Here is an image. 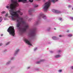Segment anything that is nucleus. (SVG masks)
<instances>
[{
  "instance_id": "nucleus-31",
  "label": "nucleus",
  "mask_w": 73,
  "mask_h": 73,
  "mask_svg": "<svg viewBox=\"0 0 73 73\" xmlns=\"http://www.w3.org/2000/svg\"><path fill=\"white\" fill-rule=\"evenodd\" d=\"M3 36V34H1V36Z\"/></svg>"
},
{
  "instance_id": "nucleus-18",
  "label": "nucleus",
  "mask_w": 73,
  "mask_h": 73,
  "mask_svg": "<svg viewBox=\"0 0 73 73\" xmlns=\"http://www.w3.org/2000/svg\"><path fill=\"white\" fill-rule=\"evenodd\" d=\"M9 43H10V42H7L6 44V45H8V44H9Z\"/></svg>"
},
{
  "instance_id": "nucleus-22",
  "label": "nucleus",
  "mask_w": 73,
  "mask_h": 73,
  "mask_svg": "<svg viewBox=\"0 0 73 73\" xmlns=\"http://www.w3.org/2000/svg\"><path fill=\"white\" fill-rule=\"evenodd\" d=\"M32 12V11H31V10H29V12Z\"/></svg>"
},
{
  "instance_id": "nucleus-28",
  "label": "nucleus",
  "mask_w": 73,
  "mask_h": 73,
  "mask_svg": "<svg viewBox=\"0 0 73 73\" xmlns=\"http://www.w3.org/2000/svg\"><path fill=\"white\" fill-rule=\"evenodd\" d=\"M68 7H69V8H70V5H68Z\"/></svg>"
},
{
  "instance_id": "nucleus-19",
  "label": "nucleus",
  "mask_w": 73,
  "mask_h": 73,
  "mask_svg": "<svg viewBox=\"0 0 73 73\" xmlns=\"http://www.w3.org/2000/svg\"><path fill=\"white\" fill-rule=\"evenodd\" d=\"M38 7V5H36L35 6V8H36V7Z\"/></svg>"
},
{
  "instance_id": "nucleus-30",
  "label": "nucleus",
  "mask_w": 73,
  "mask_h": 73,
  "mask_svg": "<svg viewBox=\"0 0 73 73\" xmlns=\"http://www.w3.org/2000/svg\"><path fill=\"white\" fill-rule=\"evenodd\" d=\"M54 30H56V29L55 28H54Z\"/></svg>"
},
{
  "instance_id": "nucleus-25",
  "label": "nucleus",
  "mask_w": 73,
  "mask_h": 73,
  "mask_svg": "<svg viewBox=\"0 0 73 73\" xmlns=\"http://www.w3.org/2000/svg\"><path fill=\"white\" fill-rule=\"evenodd\" d=\"M61 50H59L58 51V52H61Z\"/></svg>"
},
{
  "instance_id": "nucleus-8",
  "label": "nucleus",
  "mask_w": 73,
  "mask_h": 73,
  "mask_svg": "<svg viewBox=\"0 0 73 73\" xmlns=\"http://www.w3.org/2000/svg\"><path fill=\"white\" fill-rule=\"evenodd\" d=\"M40 17H42V18L44 19H46V16H44L43 14L40 15Z\"/></svg>"
},
{
  "instance_id": "nucleus-11",
  "label": "nucleus",
  "mask_w": 73,
  "mask_h": 73,
  "mask_svg": "<svg viewBox=\"0 0 73 73\" xmlns=\"http://www.w3.org/2000/svg\"><path fill=\"white\" fill-rule=\"evenodd\" d=\"M44 61V60H41L40 61H38L37 62H36L37 64H39L40 62H43V61Z\"/></svg>"
},
{
  "instance_id": "nucleus-14",
  "label": "nucleus",
  "mask_w": 73,
  "mask_h": 73,
  "mask_svg": "<svg viewBox=\"0 0 73 73\" xmlns=\"http://www.w3.org/2000/svg\"><path fill=\"white\" fill-rule=\"evenodd\" d=\"M3 20V18L2 17H0V22H1L2 20Z\"/></svg>"
},
{
  "instance_id": "nucleus-23",
  "label": "nucleus",
  "mask_w": 73,
  "mask_h": 73,
  "mask_svg": "<svg viewBox=\"0 0 73 73\" xmlns=\"http://www.w3.org/2000/svg\"><path fill=\"white\" fill-rule=\"evenodd\" d=\"M36 49H37V48H35L34 49V51H35V50H36Z\"/></svg>"
},
{
  "instance_id": "nucleus-26",
  "label": "nucleus",
  "mask_w": 73,
  "mask_h": 73,
  "mask_svg": "<svg viewBox=\"0 0 73 73\" xmlns=\"http://www.w3.org/2000/svg\"><path fill=\"white\" fill-rule=\"evenodd\" d=\"M60 20H62V18H60L59 19Z\"/></svg>"
},
{
  "instance_id": "nucleus-3",
  "label": "nucleus",
  "mask_w": 73,
  "mask_h": 73,
  "mask_svg": "<svg viewBox=\"0 0 73 73\" xmlns=\"http://www.w3.org/2000/svg\"><path fill=\"white\" fill-rule=\"evenodd\" d=\"M58 0H49V1L46 3L43 7V9L45 12H46L48 11V8L50 5V1H52L53 3H54L55 1H57Z\"/></svg>"
},
{
  "instance_id": "nucleus-15",
  "label": "nucleus",
  "mask_w": 73,
  "mask_h": 73,
  "mask_svg": "<svg viewBox=\"0 0 73 73\" xmlns=\"http://www.w3.org/2000/svg\"><path fill=\"white\" fill-rule=\"evenodd\" d=\"M2 14H4V13H5V11H3L1 12Z\"/></svg>"
},
{
  "instance_id": "nucleus-35",
  "label": "nucleus",
  "mask_w": 73,
  "mask_h": 73,
  "mask_svg": "<svg viewBox=\"0 0 73 73\" xmlns=\"http://www.w3.org/2000/svg\"><path fill=\"white\" fill-rule=\"evenodd\" d=\"M51 52H53V51H51Z\"/></svg>"
},
{
  "instance_id": "nucleus-6",
  "label": "nucleus",
  "mask_w": 73,
  "mask_h": 73,
  "mask_svg": "<svg viewBox=\"0 0 73 73\" xmlns=\"http://www.w3.org/2000/svg\"><path fill=\"white\" fill-rule=\"evenodd\" d=\"M25 41L26 42V43H27L28 45H31V46H32V44H31V43L30 42L29 40H28L27 39H25Z\"/></svg>"
},
{
  "instance_id": "nucleus-29",
  "label": "nucleus",
  "mask_w": 73,
  "mask_h": 73,
  "mask_svg": "<svg viewBox=\"0 0 73 73\" xmlns=\"http://www.w3.org/2000/svg\"><path fill=\"white\" fill-rule=\"evenodd\" d=\"M9 62H11L10 61H9V62L7 63V64H9Z\"/></svg>"
},
{
  "instance_id": "nucleus-27",
  "label": "nucleus",
  "mask_w": 73,
  "mask_h": 73,
  "mask_svg": "<svg viewBox=\"0 0 73 73\" xmlns=\"http://www.w3.org/2000/svg\"><path fill=\"white\" fill-rule=\"evenodd\" d=\"M69 32V30H67V32Z\"/></svg>"
},
{
  "instance_id": "nucleus-20",
  "label": "nucleus",
  "mask_w": 73,
  "mask_h": 73,
  "mask_svg": "<svg viewBox=\"0 0 73 73\" xmlns=\"http://www.w3.org/2000/svg\"><path fill=\"white\" fill-rule=\"evenodd\" d=\"M7 16H8V13H7L5 15V16H6V17H7Z\"/></svg>"
},
{
  "instance_id": "nucleus-24",
  "label": "nucleus",
  "mask_w": 73,
  "mask_h": 73,
  "mask_svg": "<svg viewBox=\"0 0 73 73\" xmlns=\"http://www.w3.org/2000/svg\"><path fill=\"white\" fill-rule=\"evenodd\" d=\"M2 45H3V44L2 43L0 44V46H1Z\"/></svg>"
},
{
  "instance_id": "nucleus-5",
  "label": "nucleus",
  "mask_w": 73,
  "mask_h": 73,
  "mask_svg": "<svg viewBox=\"0 0 73 73\" xmlns=\"http://www.w3.org/2000/svg\"><path fill=\"white\" fill-rule=\"evenodd\" d=\"M29 35L31 36H35L36 35V34L35 33V30H34L31 33L29 34Z\"/></svg>"
},
{
  "instance_id": "nucleus-10",
  "label": "nucleus",
  "mask_w": 73,
  "mask_h": 73,
  "mask_svg": "<svg viewBox=\"0 0 73 73\" xmlns=\"http://www.w3.org/2000/svg\"><path fill=\"white\" fill-rule=\"evenodd\" d=\"M61 56L60 55H56L55 56V58H58L59 57H60Z\"/></svg>"
},
{
  "instance_id": "nucleus-17",
  "label": "nucleus",
  "mask_w": 73,
  "mask_h": 73,
  "mask_svg": "<svg viewBox=\"0 0 73 73\" xmlns=\"http://www.w3.org/2000/svg\"><path fill=\"white\" fill-rule=\"evenodd\" d=\"M59 72H62V70H58Z\"/></svg>"
},
{
  "instance_id": "nucleus-33",
  "label": "nucleus",
  "mask_w": 73,
  "mask_h": 73,
  "mask_svg": "<svg viewBox=\"0 0 73 73\" xmlns=\"http://www.w3.org/2000/svg\"><path fill=\"white\" fill-rule=\"evenodd\" d=\"M71 19L73 20V18H72Z\"/></svg>"
},
{
  "instance_id": "nucleus-34",
  "label": "nucleus",
  "mask_w": 73,
  "mask_h": 73,
  "mask_svg": "<svg viewBox=\"0 0 73 73\" xmlns=\"http://www.w3.org/2000/svg\"><path fill=\"white\" fill-rule=\"evenodd\" d=\"M13 58H12L11 59V60H13Z\"/></svg>"
},
{
  "instance_id": "nucleus-36",
  "label": "nucleus",
  "mask_w": 73,
  "mask_h": 73,
  "mask_svg": "<svg viewBox=\"0 0 73 73\" xmlns=\"http://www.w3.org/2000/svg\"><path fill=\"white\" fill-rule=\"evenodd\" d=\"M72 10H73V8H72Z\"/></svg>"
},
{
  "instance_id": "nucleus-9",
  "label": "nucleus",
  "mask_w": 73,
  "mask_h": 73,
  "mask_svg": "<svg viewBox=\"0 0 73 73\" xmlns=\"http://www.w3.org/2000/svg\"><path fill=\"white\" fill-rule=\"evenodd\" d=\"M27 1V0H18V2H25Z\"/></svg>"
},
{
  "instance_id": "nucleus-2",
  "label": "nucleus",
  "mask_w": 73,
  "mask_h": 73,
  "mask_svg": "<svg viewBox=\"0 0 73 73\" xmlns=\"http://www.w3.org/2000/svg\"><path fill=\"white\" fill-rule=\"evenodd\" d=\"M15 20H16L17 22L18 23V24L17 25V28L20 26L21 24L25 25L24 28H22L21 29V31L22 32H25L26 30L29 28V26L26 24V22L25 21H23V18L18 17V18L17 19H16Z\"/></svg>"
},
{
  "instance_id": "nucleus-7",
  "label": "nucleus",
  "mask_w": 73,
  "mask_h": 73,
  "mask_svg": "<svg viewBox=\"0 0 73 73\" xmlns=\"http://www.w3.org/2000/svg\"><path fill=\"white\" fill-rule=\"evenodd\" d=\"M53 11H54V12L56 13H60L61 12V11H60L56 10H53Z\"/></svg>"
},
{
  "instance_id": "nucleus-13",
  "label": "nucleus",
  "mask_w": 73,
  "mask_h": 73,
  "mask_svg": "<svg viewBox=\"0 0 73 73\" xmlns=\"http://www.w3.org/2000/svg\"><path fill=\"white\" fill-rule=\"evenodd\" d=\"M52 38L53 39V40H56V37L53 36L52 37Z\"/></svg>"
},
{
  "instance_id": "nucleus-16",
  "label": "nucleus",
  "mask_w": 73,
  "mask_h": 73,
  "mask_svg": "<svg viewBox=\"0 0 73 73\" xmlns=\"http://www.w3.org/2000/svg\"><path fill=\"white\" fill-rule=\"evenodd\" d=\"M68 37H71V36H72V35L71 34H69L68 35Z\"/></svg>"
},
{
  "instance_id": "nucleus-1",
  "label": "nucleus",
  "mask_w": 73,
  "mask_h": 73,
  "mask_svg": "<svg viewBox=\"0 0 73 73\" xmlns=\"http://www.w3.org/2000/svg\"><path fill=\"white\" fill-rule=\"evenodd\" d=\"M11 3L9 6H6V8L9 9H10L11 10H9L11 15V19L13 20H15L16 19H17L19 17V15L17 14V13H19L21 15H23V13L20 12V11H17L16 12L14 11L13 10L15 9L16 7H17L18 6V3H17V1H15L14 0H11Z\"/></svg>"
},
{
  "instance_id": "nucleus-32",
  "label": "nucleus",
  "mask_w": 73,
  "mask_h": 73,
  "mask_svg": "<svg viewBox=\"0 0 73 73\" xmlns=\"http://www.w3.org/2000/svg\"><path fill=\"white\" fill-rule=\"evenodd\" d=\"M30 67H29L28 68V69H29V68H30Z\"/></svg>"
},
{
  "instance_id": "nucleus-21",
  "label": "nucleus",
  "mask_w": 73,
  "mask_h": 73,
  "mask_svg": "<svg viewBox=\"0 0 73 73\" xmlns=\"http://www.w3.org/2000/svg\"><path fill=\"white\" fill-rule=\"evenodd\" d=\"M62 36H62L61 35H60L59 36L60 37H62Z\"/></svg>"
},
{
  "instance_id": "nucleus-4",
  "label": "nucleus",
  "mask_w": 73,
  "mask_h": 73,
  "mask_svg": "<svg viewBox=\"0 0 73 73\" xmlns=\"http://www.w3.org/2000/svg\"><path fill=\"white\" fill-rule=\"evenodd\" d=\"M7 32L9 33L10 35H12L13 36H14L15 35V31L13 26H10L7 29Z\"/></svg>"
},
{
  "instance_id": "nucleus-12",
  "label": "nucleus",
  "mask_w": 73,
  "mask_h": 73,
  "mask_svg": "<svg viewBox=\"0 0 73 73\" xmlns=\"http://www.w3.org/2000/svg\"><path fill=\"white\" fill-rule=\"evenodd\" d=\"M19 49H18V50H17L15 51V54H17V53H18V52H19Z\"/></svg>"
}]
</instances>
